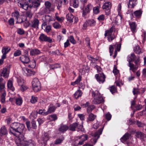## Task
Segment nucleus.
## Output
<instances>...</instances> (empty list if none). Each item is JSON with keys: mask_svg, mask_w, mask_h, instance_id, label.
<instances>
[{"mask_svg": "<svg viewBox=\"0 0 146 146\" xmlns=\"http://www.w3.org/2000/svg\"><path fill=\"white\" fill-rule=\"evenodd\" d=\"M25 130V126L24 124L19 123L15 122L11 125L9 132L14 136L17 137V133H23Z\"/></svg>", "mask_w": 146, "mask_h": 146, "instance_id": "nucleus-1", "label": "nucleus"}, {"mask_svg": "<svg viewBox=\"0 0 146 146\" xmlns=\"http://www.w3.org/2000/svg\"><path fill=\"white\" fill-rule=\"evenodd\" d=\"M44 5L45 7L42 8L40 10L39 13L41 15L49 14L50 12H53L54 11V6L52 5L49 1H45Z\"/></svg>", "mask_w": 146, "mask_h": 146, "instance_id": "nucleus-2", "label": "nucleus"}, {"mask_svg": "<svg viewBox=\"0 0 146 146\" xmlns=\"http://www.w3.org/2000/svg\"><path fill=\"white\" fill-rule=\"evenodd\" d=\"M91 93L92 96L94 98L92 101L93 104H99L103 102V99L98 91H92Z\"/></svg>", "mask_w": 146, "mask_h": 146, "instance_id": "nucleus-3", "label": "nucleus"}, {"mask_svg": "<svg viewBox=\"0 0 146 146\" xmlns=\"http://www.w3.org/2000/svg\"><path fill=\"white\" fill-rule=\"evenodd\" d=\"M115 31V26H113L109 30L106 31L104 35L105 36H108V40L109 41H111L115 38V35L114 34Z\"/></svg>", "mask_w": 146, "mask_h": 146, "instance_id": "nucleus-4", "label": "nucleus"}, {"mask_svg": "<svg viewBox=\"0 0 146 146\" xmlns=\"http://www.w3.org/2000/svg\"><path fill=\"white\" fill-rule=\"evenodd\" d=\"M32 84L33 89L35 92H37L40 90L41 89L40 84L38 78H34Z\"/></svg>", "mask_w": 146, "mask_h": 146, "instance_id": "nucleus-5", "label": "nucleus"}, {"mask_svg": "<svg viewBox=\"0 0 146 146\" xmlns=\"http://www.w3.org/2000/svg\"><path fill=\"white\" fill-rule=\"evenodd\" d=\"M104 127L100 128L97 131L95 132L93 136L94 137L91 139V142L92 143V146H93L96 143L98 139L99 138L100 135L102 134Z\"/></svg>", "mask_w": 146, "mask_h": 146, "instance_id": "nucleus-6", "label": "nucleus"}, {"mask_svg": "<svg viewBox=\"0 0 146 146\" xmlns=\"http://www.w3.org/2000/svg\"><path fill=\"white\" fill-rule=\"evenodd\" d=\"M18 5L20 8L27 10L29 8H30L29 0H28V1L25 0L19 1L18 2Z\"/></svg>", "mask_w": 146, "mask_h": 146, "instance_id": "nucleus-7", "label": "nucleus"}, {"mask_svg": "<svg viewBox=\"0 0 146 146\" xmlns=\"http://www.w3.org/2000/svg\"><path fill=\"white\" fill-rule=\"evenodd\" d=\"M83 125L79 124L78 123L75 122L70 125L69 129L70 130L74 131L76 130V129H78L79 130L83 131L84 129L83 128Z\"/></svg>", "mask_w": 146, "mask_h": 146, "instance_id": "nucleus-8", "label": "nucleus"}, {"mask_svg": "<svg viewBox=\"0 0 146 146\" xmlns=\"http://www.w3.org/2000/svg\"><path fill=\"white\" fill-rule=\"evenodd\" d=\"M83 5L81 7V9L82 10V15L85 16L90 12L92 9V6L91 4H88L84 7L85 3H84Z\"/></svg>", "mask_w": 146, "mask_h": 146, "instance_id": "nucleus-9", "label": "nucleus"}, {"mask_svg": "<svg viewBox=\"0 0 146 146\" xmlns=\"http://www.w3.org/2000/svg\"><path fill=\"white\" fill-rule=\"evenodd\" d=\"M139 56H136L135 54L133 53L131 54L130 56H128L127 58V60L129 62H131V61H134L135 64H137L139 61Z\"/></svg>", "mask_w": 146, "mask_h": 146, "instance_id": "nucleus-10", "label": "nucleus"}, {"mask_svg": "<svg viewBox=\"0 0 146 146\" xmlns=\"http://www.w3.org/2000/svg\"><path fill=\"white\" fill-rule=\"evenodd\" d=\"M38 39L40 42H47L50 43L52 42V40L50 37L47 36L43 33L40 35Z\"/></svg>", "mask_w": 146, "mask_h": 146, "instance_id": "nucleus-11", "label": "nucleus"}, {"mask_svg": "<svg viewBox=\"0 0 146 146\" xmlns=\"http://www.w3.org/2000/svg\"><path fill=\"white\" fill-rule=\"evenodd\" d=\"M40 21L37 18H35L32 20L30 23V27L33 28L37 29Z\"/></svg>", "mask_w": 146, "mask_h": 146, "instance_id": "nucleus-12", "label": "nucleus"}, {"mask_svg": "<svg viewBox=\"0 0 146 146\" xmlns=\"http://www.w3.org/2000/svg\"><path fill=\"white\" fill-rule=\"evenodd\" d=\"M22 72L25 76H33L35 74L34 71L26 67L23 68Z\"/></svg>", "mask_w": 146, "mask_h": 146, "instance_id": "nucleus-13", "label": "nucleus"}, {"mask_svg": "<svg viewBox=\"0 0 146 146\" xmlns=\"http://www.w3.org/2000/svg\"><path fill=\"white\" fill-rule=\"evenodd\" d=\"M95 77L97 81L100 83H103L105 81V76L103 73H100L98 74H96Z\"/></svg>", "mask_w": 146, "mask_h": 146, "instance_id": "nucleus-14", "label": "nucleus"}, {"mask_svg": "<svg viewBox=\"0 0 146 146\" xmlns=\"http://www.w3.org/2000/svg\"><path fill=\"white\" fill-rule=\"evenodd\" d=\"M31 144L35 145L34 142L31 140L27 141L25 139L20 143V144H18L17 145L18 146H20L21 145H22L23 146H28L29 145H31Z\"/></svg>", "mask_w": 146, "mask_h": 146, "instance_id": "nucleus-15", "label": "nucleus"}, {"mask_svg": "<svg viewBox=\"0 0 146 146\" xmlns=\"http://www.w3.org/2000/svg\"><path fill=\"white\" fill-rule=\"evenodd\" d=\"M80 140L78 143V145H82L84 143V142L88 138V136L86 134L82 135L78 137Z\"/></svg>", "mask_w": 146, "mask_h": 146, "instance_id": "nucleus-16", "label": "nucleus"}, {"mask_svg": "<svg viewBox=\"0 0 146 146\" xmlns=\"http://www.w3.org/2000/svg\"><path fill=\"white\" fill-rule=\"evenodd\" d=\"M131 136L130 133H126L120 139L121 141L124 143H127Z\"/></svg>", "mask_w": 146, "mask_h": 146, "instance_id": "nucleus-17", "label": "nucleus"}, {"mask_svg": "<svg viewBox=\"0 0 146 146\" xmlns=\"http://www.w3.org/2000/svg\"><path fill=\"white\" fill-rule=\"evenodd\" d=\"M12 15L17 20V23H21L23 22V20L20 18V15L19 11H15L12 13Z\"/></svg>", "mask_w": 146, "mask_h": 146, "instance_id": "nucleus-18", "label": "nucleus"}, {"mask_svg": "<svg viewBox=\"0 0 146 146\" xmlns=\"http://www.w3.org/2000/svg\"><path fill=\"white\" fill-rule=\"evenodd\" d=\"M39 0H34L33 1L32 0H29L30 8H31L32 7L36 8L39 7L40 4Z\"/></svg>", "mask_w": 146, "mask_h": 146, "instance_id": "nucleus-19", "label": "nucleus"}, {"mask_svg": "<svg viewBox=\"0 0 146 146\" xmlns=\"http://www.w3.org/2000/svg\"><path fill=\"white\" fill-rule=\"evenodd\" d=\"M129 25L131 31L133 33L136 32L137 24L135 22L129 21Z\"/></svg>", "mask_w": 146, "mask_h": 146, "instance_id": "nucleus-20", "label": "nucleus"}, {"mask_svg": "<svg viewBox=\"0 0 146 146\" xmlns=\"http://www.w3.org/2000/svg\"><path fill=\"white\" fill-rule=\"evenodd\" d=\"M56 109V107H55L52 104H50L48 107V109L47 111L44 113V115H46L49 113H50L54 111Z\"/></svg>", "mask_w": 146, "mask_h": 146, "instance_id": "nucleus-21", "label": "nucleus"}, {"mask_svg": "<svg viewBox=\"0 0 146 146\" xmlns=\"http://www.w3.org/2000/svg\"><path fill=\"white\" fill-rule=\"evenodd\" d=\"M10 50V48L8 47H3L2 50V52L3 53L2 58L5 59L6 57V54L9 52Z\"/></svg>", "mask_w": 146, "mask_h": 146, "instance_id": "nucleus-22", "label": "nucleus"}, {"mask_svg": "<svg viewBox=\"0 0 146 146\" xmlns=\"http://www.w3.org/2000/svg\"><path fill=\"white\" fill-rule=\"evenodd\" d=\"M24 132L23 133H17V139L16 141V143L17 144V145L19 144H20L22 141L24 140L25 139L24 135L23 134Z\"/></svg>", "mask_w": 146, "mask_h": 146, "instance_id": "nucleus-23", "label": "nucleus"}, {"mask_svg": "<svg viewBox=\"0 0 146 146\" xmlns=\"http://www.w3.org/2000/svg\"><path fill=\"white\" fill-rule=\"evenodd\" d=\"M128 66L129 67V70L132 71L133 73H135L136 71L137 70L139 67V65L137 64L134 65L133 63L131 62H129Z\"/></svg>", "mask_w": 146, "mask_h": 146, "instance_id": "nucleus-24", "label": "nucleus"}, {"mask_svg": "<svg viewBox=\"0 0 146 146\" xmlns=\"http://www.w3.org/2000/svg\"><path fill=\"white\" fill-rule=\"evenodd\" d=\"M20 58L21 61L24 64H28L30 61L29 57L26 55H21L20 57Z\"/></svg>", "mask_w": 146, "mask_h": 146, "instance_id": "nucleus-25", "label": "nucleus"}, {"mask_svg": "<svg viewBox=\"0 0 146 146\" xmlns=\"http://www.w3.org/2000/svg\"><path fill=\"white\" fill-rule=\"evenodd\" d=\"M1 76L6 78L9 76V72L6 68H4L1 70Z\"/></svg>", "mask_w": 146, "mask_h": 146, "instance_id": "nucleus-26", "label": "nucleus"}, {"mask_svg": "<svg viewBox=\"0 0 146 146\" xmlns=\"http://www.w3.org/2000/svg\"><path fill=\"white\" fill-rule=\"evenodd\" d=\"M7 89L9 90H11L13 92L15 90V88L13 86L12 81L9 80L7 83Z\"/></svg>", "mask_w": 146, "mask_h": 146, "instance_id": "nucleus-27", "label": "nucleus"}, {"mask_svg": "<svg viewBox=\"0 0 146 146\" xmlns=\"http://www.w3.org/2000/svg\"><path fill=\"white\" fill-rule=\"evenodd\" d=\"M68 128V127L67 125L62 124L60 125L58 130L59 131L63 133L66 131Z\"/></svg>", "mask_w": 146, "mask_h": 146, "instance_id": "nucleus-28", "label": "nucleus"}, {"mask_svg": "<svg viewBox=\"0 0 146 146\" xmlns=\"http://www.w3.org/2000/svg\"><path fill=\"white\" fill-rule=\"evenodd\" d=\"M136 0H129L127 3L128 7L129 8H133L137 4Z\"/></svg>", "mask_w": 146, "mask_h": 146, "instance_id": "nucleus-29", "label": "nucleus"}, {"mask_svg": "<svg viewBox=\"0 0 146 146\" xmlns=\"http://www.w3.org/2000/svg\"><path fill=\"white\" fill-rule=\"evenodd\" d=\"M41 52L40 51L37 49H31L30 51V54L31 56H35L39 54Z\"/></svg>", "mask_w": 146, "mask_h": 146, "instance_id": "nucleus-30", "label": "nucleus"}, {"mask_svg": "<svg viewBox=\"0 0 146 146\" xmlns=\"http://www.w3.org/2000/svg\"><path fill=\"white\" fill-rule=\"evenodd\" d=\"M135 136L136 137L143 139L145 137V135L140 131H138L135 132Z\"/></svg>", "mask_w": 146, "mask_h": 146, "instance_id": "nucleus-31", "label": "nucleus"}, {"mask_svg": "<svg viewBox=\"0 0 146 146\" xmlns=\"http://www.w3.org/2000/svg\"><path fill=\"white\" fill-rule=\"evenodd\" d=\"M7 131L5 126H2L0 129V135L2 136L7 135Z\"/></svg>", "mask_w": 146, "mask_h": 146, "instance_id": "nucleus-32", "label": "nucleus"}, {"mask_svg": "<svg viewBox=\"0 0 146 146\" xmlns=\"http://www.w3.org/2000/svg\"><path fill=\"white\" fill-rule=\"evenodd\" d=\"M142 12L141 10H137L134 11L133 14L136 18H140L142 15Z\"/></svg>", "mask_w": 146, "mask_h": 146, "instance_id": "nucleus-33", "label": "nucleus"}, {"mask_svg": "<svg viewBox=\"0 0 146 146\" xmlns=\"http://www.w3.org/2000/svg\"><path fill=\"white\" fill-rule=\"evenodd\" d=\"M62 2L61 0L57 1L56 5L58 10L59 11L61 10L62 8Z\"/></svg>", "mask_w": 146, "mask_h": 146, "instance_id": "nucleus-34", "label": "nucleus"}, {"mask_svg": "<svg viewBox=\"0 0 146 146\" xmlns=\"http://www.w3.org/2000/svg\"><path fill=\"white\" fill-rule=\"evenodd\" d=\"M111 5V3L110 2L105 3L104 4L102 7V8L103 9H110Z\"/></svg>", "mask_w": 146, "mask_h": 146, "instance_id": "nucleus-35", "label": "nucleus"}, {"mask_svg": "<svg viewBox=\"0 0 146 146\" xmlns=\"http://www.w3.org/2000/svg\"><path fill=\"white\" fill-rule=\"evenodd\" d=\"M100 6V4H99L98 6L93 8V10L94 13L97 14L99 13Z\"/></svg>", "mask_w": 146, "mask_h": 146, "instance_id": "nucleus-36", "label": "nucleus"}, {"mask_svg": "<svg viewBox=\"0 0 146 146\" xmlns=\"http://www.w3.org/2000/svg\"><path fill=\"white\" fill-rule=\"evenodd\" d=\"M74 18V16L71 13L68 14L66 16V19L70 23L73 22V19Z\"/></svg>", "mask_w": 146, "mask_h": 146, "instance_id": "nucleus-37", "label": "nucleus"}, {"mask_svg": "<svg viewBox=\"0 0 146 146\" xmlns=\"http://www.w3.org/2000/svg\"><path fill=\"white\" fill-rule=\"evenodd\" d=\"M87 23L89 26L93 27L95 25L96 21L93 19H91L87 21Z\"/></svg>", "mask_w": 146, "mask_h": 146, "instance_id": "nucleus-38", "label": "nucleus"}, {"mask_svg": "<svg viewBox=\"0 0 146 146\" xmlns=\"http://www.w3.org/2000/svg\"><path fill=\"white\" fill-rule=\"evenodd\" d=\"M134 52L137 54H140L142 52H141L140 47L138 45L135 46L134 48Z\"/></svg>", "mask_w": 146, "mask_h": 146, "instance_id": "nucleus-39", "label": "nucleus"}, {"mask_svg": "<svg viewBox=\"0 0 146 146\" xmlns=\"http://www.w3.org/2000/svg\"><path fill=\"white\" fill-rule=\"evenodd\" d=\"M82 95V92L80 90H77L74 94V97L76 99H77L79 97H80Z\"/></svg>", "mask_w": 146, "mask_h": 146, "instance_id": "nucleus-40", "label": "nucleus"}, {"mask_svg": "<svg viewBox=\"0 0 146 146\" xmlns=\"http://www.w3.org/2000/svg\"><path fill=\"white\" fill-rule=\"evenodd\" d=\"M42 137L43 140L44 141V143H45L50 138L49 135L47 133H45L42 135Z\"/></svg>", "mask_w": 146, "mask_h": 146, "instance_id": "nucleus-41", "label": "nucleus"}, {"mask_svg": "<svg viewBox=\"0 0 146 146\" xmlns=\"http://www.w3.org/2000/svg\"><path fill=\"white\" fill-rule=\"evenodd\" d=\"M64 137L63 136H61L59 138L56 140L54 142V143L56 145L60 144L64 140Z\"/></svg>", "mask_w": 146, "mask_h": 146, "instance_id": "nucleus-42", "label": "nucleus"}, {"mask_svg": "<svg viewBox=\"0 0 146 146\" xmlns=\"http://www.w3.org/2000/svg\"><path fill=\"white\" fill-rule=\"evenodd\" d=\"M96 117V116L92 113H91L88 116V120L89 121H93Z\"/></svg>", "mask_w": 146, "mask_h": 146, "instance_id": "nucleus-43", "label": "nucleus"}, {"mask_svg": "<svg viewBox=\"0 0 146 146\" xmlns=\"http://www.w3.org/2000/svg\"><path fill=\"white\" fill-rule=\"evenodd\" d=\"M133 94L134 95H135V98L137 97V95L140 93L139 92V89L137 88H133Z\"/></svg>", "mask_w": 146, "mask_h": 146, "instance_id": "nucleus-44", "label": "nucleus"}, {"mask_svg": "<svg viewBox=\"0 0 146 146\" xmlns=\"http://www.w3.org/2000/svg\"><path fill=\"white\" fill-rule=\"evenodd\" d=\"M121 43H119L118 44H117L115 45V46H115V47H116V48L115 49L114 54L117 55V51H120L121 47Z\"/></svg>", "mask_w": 146, "mask_h": 146, "instance_id": "nucleus-45", "label": "nucleus"}, {"mask_svg": "<svg viewBox=\"0 0 146 146\" xmlns=\"http://www.w3.org/2000/svg\"><path fill=\"white\" fill-rule=\"evenodd\" d=\"M81 80V77L79 75L76 80L75 82L71 83V84L73 86H74L76 84H77L79 83Z\"/></svg>", "mask_w": 146, "mask_h": 146, "instance_id": "nucleus-46", "label": "nucleus"}, {"mask_svg": "<svg viewBox=\"0 0 146 146\" xmlns=\"http://www.w3.org/2000/svg\"><path fill=\"white\" fill-rule=\"evenodd\" d=\"M52 25L54 28L56 29H59L61 27V25L57 22H55Z\"/></svg>", "mask_w": 146, "mask_h": 146, "instance_id": "nucleus-47", "label": "nucleus"}, {"mask_svg": "<svg viewBox=\"0 0 146 146\" xmlns=\"http://www.w3.org/2000/svg\"><path fill=\"white\" fill-rule=\"evenodd\" d=\"M144 102L145 103V109L143 111H141L140 113L141 115L146 116V99L144 100Z\"/></svg>", "mask_w": 146, "mask_h": 146, "instance_id": "nucleus-48", "label": "nucleus"}, {"mask_svg": "<svg viewBox=\"0 0 146 146\" xmlns=\"http://www.w3.org/2000/svg\"><path fill=\"white\" fill-rule=\"evenodd\" d=\"M22 99L21 98H18L16 99V103L17 105L20 106L22 103Z\"/></svg>", "mask_w": 146, "mask_h": 146, "instance_id": "nucleus-49", "label": "nucleus"}, {"mask_svg": "<svg viewBox=\"0 0 146 146\" xmlns=\"http://www.w3.org/2000/svg\"><path fill=\"white\" fill-rule=\"evenodd\" d=\"M115 46V45H110L109 48L110 55V56H111L112 55L113 51L114 48H115V49L116 48V47H115V46Z\"/></svg>", "mask_w": 146, "mask_h": 146, "instance_id": "nucleus-50", "label": "nucleus"}, {"mask_svg": "<svg viewBox=\"0 0 146 146\" xmlns=\"http://www.w3.org/2000/svg\"><path fill=\"white\" fill-rule=\"evenodd\" d=\"M49 118L51 121H55L57 119V117L56 114H53L50 115Z\"/></svg>", "mask_w": 146, "mask_h": 146, "instance_id": "nucleus-51", "label": "nucleus"}, {"mask_svg": "<svg viewBox=\"0 0 146 146\" xmlns=\"http://www.w3.org/2000/svg\"><path fill=\"white\" fill-rule=\"evenodd\" d=\"M56 19L58 22L62 23L64 21V18L63 17H60L59 16H56L55 18Z\"/></svg>", "mask_w": 146, "mask_h": 146, "instance_id": "nucleus-52", "label": "nucleus"}, {"mask_svg": "<svg viewBox=\"0 0 146 146\" xmlns=\"http://www.w3.org/2000/svg\"><path fill=\"white\" fill-rule=\"evenodd\" d=\"M110 91L111 93L113 94L116 92L117 89L114 86H112L110 87Z\"/></svg>", "mask_w": 146, "mask_h": 146, "instance_id": "nucleus-53", "label": "nucleus"}, {"mask_svg": "<svg viewBox=\"0 0 146 146\" xmlns=\"http://www.w3.org/2000/svg\"><path fill=\"white\" fill-rule=\"evenodd\" d=\"M73 5L74 8L77 7L79 5V1L78 0H73Z\"/></svg>", "mask_w": 146, "mask_h": 146, "instance_id": "nucleus-54", "label": "nucleus"}, {"mask_svg": "<svg viewBox=\"0 0 146 146\" xmlns=\"http://www.w3.org/2000/svg\"><path fill=\"white\" fill-rule=\"evenodd\" d=\"M113 72L115 75H117L119 73V70L117 69V67L115 65L114 66Z\"/></svg>", "mask_w": 146, "mask_h": 146, "instance_id": "nucleus-55", "label": "nucleus"}, {"mask_svg": "<svg viewBox=\"0 0 146 146\" xmlns=\"http://www.w3.org/2000/svg\"><path fill=\"white\" fill-rule=\"evenodd\" d=\"M6 96V93L4 92L1 95V102L2 103H4L5 101V97Z\"/></svg>", "mask_w": 146, "mask_h": 146, "instance_id": "nucleus-56", "label": "nucleus"}, {"mask_svg": "<svg viewBox=\"0 0 146 146\" xmlns=\"http://www.w3.org/2000/svg\"><path fill=\"white\" fill-rule=\"evenodd\" d=\"M68 39L69 41H70V42L73 44H75L76 43V41L75 40L74 38L72 36H71Z\"/></svg>", "mask_w": 146, "mask_h": 146, "instance_id": "nucleus-57", "label": "nucleus"}, {"mask_svg": "<svg viewBox=\"0 0 146 146\" xmlns=\"http://www.w3.org/2000/svg\"><path fill=\"white\" fill-rule=\"evenodd\" d=\"M21 54V51L19 50H16L14 53L13 55L16 57L20 56Z\"/></svg>", "mask_w": 146, "mask_h": 146, "instance_id": "nucleus-58", "label": "nucleus"}, {"mask_svg": "<svg viewBox=\"0 0 146 146\" xmlns=\"http://www.w3.org/2000/svg\"><path fill=\"white\" fill-rule=\"evenodd\" d=\"M136 124L139 127H143L145 125V124L143 123H142L139 121H137Z\"/></svg>", "mask_w": 146, "mask_h": 146, "instance_id": "nucleus-59", "label": "nucleus"}, {"mask_svg": "<svg viewBox=\"0 0 146 146\" xmlns=\"http://www.w3.org/2000/svg\"><path fill=\"white\" fill-rule=\"evenodd\" d=\"M45 29V31L47 33H48L51 30V26L50 25H46Z\"/></svg>", "mask_w": 146, "mask_h": 146, "instance_id": "nucleus-60", "label": "nucleus"}, {"mask_svg": "<svg viewBox=\"0 0 146 146\" xmlns=\"http://www.w3.org/2000/svg\"><path fill=\"white\" fill-rule=\"evenodd\" d=\"M94 108V107L93 106H88L87 109V112L88 113H90Z\"/></svg>", "mask_w": 146, "mask_h": 146, "instance_id": "nucleus-61", "label": "nucleus"}, {"mask_svg": "<svg viewBox=\"0 0 146 146\" xmlns=\"http://www.w3.org/2000/svg\"><path fill=\"white\" fill-rule=\"evenodd\" d=\"M26 16L29 18H31L33 15V14L31 11H27L25 13Z\"/></svg>", "mask_w": 146, "mask_h": 146, "instance_id": "nucleus-62", "label": "nucleus"}, {"mask_svg": "<svg viewBox=\"0 0 146 146\" xmlns=\"http://www.w3.org/2000/svg\"><path fill=\"white\" fill-rule=\"evenodd\" d=\"M17 33L20 35H22L24 34L25 31L23 29L19 28L17 29Z\"/></svg>", "mask_w": 146, "mask_h": 146, "instance_id": "nucleus-63", "label": "nucleus"}, {"mask_svg": "<svg viewBox=\"0 0 146 146\" xmlns=\"http://www.w3.org/2000/svg\"><path fill=\"white\" fill-rule=\"evenodd\" d=\"M37 97L32 96L31 100V102L33 104H34L37 101Z\"/></svg>", "mask_w": 146, "mask_h": 146, "instance_id": "nucleus-64", "label": "nucleus"}]
</instances>
